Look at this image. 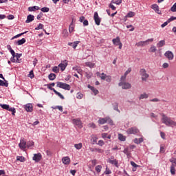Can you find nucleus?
<instances>
[{"mask_svg":"<svg viewBox=\"0 0 176 176\" xmlns=\"http://www.w3.org/2000/svg\"><path fill=\"white\" fill-rule=\"evenodd\" d=\"M105 80L106 82H108L109 83H110V82H111L112 80V77H111V76H107Z\"/></svg>","mask_w":176,"mask_h":176,"instance_id":"nucleus-56","label":"nucleus"},{"mask_svg":"<svg viewBox=\"0 0 176 176\" xmlns=\"http://www.w3.org/2000/svg\"><path fill=\"white\" fill-rule=\"evenodd\" d=\"M104 174H105L106 175H109V174H112V171H111L109 168H106V170L104 172Z\"/></svg>","mask_w":176,"mask_h":176,"instance_id":"nucleus-49","label":"nucleus"},{"mask_svg":"<svg viewBox=\"0 0 176 176\" xmlns=\"http://www.w3.org/2000/svg\"><path fill=\"white\" fill-rule=\"evenodd\" d=\"M164 45H166V41L164 40L160 41L157 43V47H163V46H164Z\"/></svg>","mask_w":176,"mask_h":176,"instance_id":"nucleus-25","label":"nucleus"},{"mask_svg":"<svg viewBox=\"0 0 176 176\" xmlns=\"http://www.w3.org/2000/svg\"><path fill=\"white\" fill-rule=\"evenodd\" d=\"M160 115L162 116L161 121L164 124H166L168 127H176V122L173 120L171 118L166 116L163 113Z\"/></svg>","mask_w":176,"mask_h":176,"instance_id":"nucleus-1","label":"nucleus"},{"mask_svg":"<svg viewBox=\"0 0 176 176\" xmlns=\"http://www.w3.org/2000/svg\"><path fill=\"white\" fill-rule=\"evenodd\" d=\"M48 78L50 80H54L56 79V74L51 73L49 76Z\"/></svg>","mask_w":176,"mask_h":176,"instance_id":"nucleus-38","label":"nucleus"},{"mask_svg":"<svg viewBox=\"0 0 176 176\" xmlns=\"http://www.w3.org/2000/svg\"><path fill=\"white\" fill-rule=\"evenodd\" d=\"M63 35L64 38H67L68 36V30H67L66 29L63 30Z\"/></svg>","mask_w":176,"mask_h":176,"instance_id":"nucleus-48","label":"nucleus"},{"mask_svg":"<svg viewBox=\"0 0 176 176\" xmlns=\"http://www.w3.org/2000/svg\"><path fill=\"white\" fill-rule=\"evenodd\" d=\"M165 151H166L164 150V146H160V153H164Z\"/></svg>","mask_w":176,"mask_h":176,"instance_id":"nucleus-64","label":"nucleus"},{"mask_svg":"<svg viewBox=\"0 0 176 176\" xmlns=\"http://www.w3.org/2000/svg\"><path fill=\"white\" fill-rule=\"evenodd\" d=\"M25 42H26L25 38H21V40H18V41H16V45H18V46H20V45H24V43H25Z\"/></svg>","mask_w":176,"mask_h":176,"instance_id":"nucleus-26","label":"nucleus"},{"mask_svg":"<svg viewBox=\"0 0 176 176\" xmlns=\"http://www.w3.org/2000/svg\"><path fill=\"white\" fill-rule=\"evenodd\" d=\"M57 87L60 89H63L64 90H71V85L67 83L58 82L56 85Z\"/></svg>","mask_w":176,"mask_h":176,"instance_id":"nucleus-5","label":"nucleus"},{"mask_svg":"<svg viewBox=\"0 0 176 176\" xmlns=\"http://www.w3.org/2000/svg\"><path fill=\"white\" fill-rule=\"evenodd\" d=\"M19 147L22 151H25V148H27V142L25 141V139L23 138H21L20 140V143L19 144Z\"/></svg>","mask_w":176,"mask_h":176,"instance_id":"nucleus-6","label":"nucleus"},{"mask_svg":"<svg viewBox=\"0 0 176 176\" xmlns=\"http://www.w3.org/2000/svg\"><path fill=\"white\" fill-rule=\"evenodd\" d=\"M134 16H135V12H129L127 14H126V17H134Z\"/></svg>","mask_w":176,"mask_h":176,"instance_id":"nucleus-45","label":"nucleus"},{"mask_svg":"<svg viewBox=\"0 0 176 176\" xmlns=\"http://www.w3.org/2000/svg\"><path fill=\"white\" fill-rule=\"evenodd\" d=\"M98 145H99L100 146H104V145H105V142H103V140H99L98 142Z\"/></svg>","mask_w":176,"mask_h":176,"instance_id":"nucleus-57","label":"nucleus"},{"mask_svg":"<svg viewBox=\"0 0 176 176\" xmlns=\"http://www.w3.org/2000/svg\"><path fill=\"white\" fill-rule=\"evenodd\" d=\"M151 8H153L156 13H158V14H160V10H159V6L157 4H154L151 6Z\"/></svg>","mask_w":176,"mask_h":176,"instance_id":"nucleus-20","label":"nucleus"},{"mask_svg":"<svg viewBox=\"0 0 176 176\" xmlns=\"http://www.w3.org/2000/svg\"><path fill=\"white\" fill-rule=\"evenodd\" d=\"M175 167H176L175 164H172L170 166V173L172 175H175V171H176Z\"/></svg>","mask_w":176,"mask_h":176,"instance_id":"nucleus-27","label":"nucleus"},{"mask_svg":"<svg viewBox=\"0 0 176 176\" xmlns=\"http://www.w3.org/2000/svg\"><path fill=\"white\" fill-rule=\"evenodd\" d=\"M140 74L142 76V82H146L148 80V78H149V74L146 72L145 69H141L140 70Z\"/></svg>","mask_w":176,"mask_h":176,"instance_id":"nucleus-4","label":"nucleus"},{"mask_svg":"<svg viewBox=\"0 0 176 176\" xmlns=\"http://www.w3.org/2000/svg\"><path fill=\"white\" fill-rule=\"evenodd\" d=\"M62 162L63 163V164H66L68 165L69 164V163H71V159L69 158V157H64L62 158Z\"/></svg>","mask_w":176,"mask_h":176,"instance_id":"nucleus-14","label":"nucleus"},{"mask_svg":"<svg viewBox=\"0 0 176 176\" xmlns=\"http://www.w3.org/2000/svg\"><path fill=\"white\" fill-rule=\"evenodd\" d=\"M157 50L156 49V47H155V45H151V47H150L148 52L150 53H155Z\"/></svg>","mask_w":176,"mask_h":176,"instance_id":"nucleus-37","label":"nucleus"},{"mask_svg":"<svg viewBox=\"0 0 176 176\" xmlns=\"http://www.w3.org/2000/svg\"><path fill=\"white\" fill-rule=\"evenodd\" d=\"M107 123H109L111 126H113V121L111 120V118L108 117L107 118Z\"/></svg>","mask_w":176,"mask_h":176,"instance_id":"nucleus-53","label":"nucleus"},{"mask_svg":"<svg viewBox=\"0 0 176 176\" xmlns=\"http://www.w3.org/2000/svg\"><path fill=\"white\" fill-rule=\"evenodd\" d=\"M16 160L21 162V163H24V162H25V158L23 156H18L16 157Z\"/></svg>","mask_w":176,"mask_h":176,"instance_id":"nucleus-39","label":"nucleus"},{"mask_svg":"<svg viewBox=\"0 0 176 176\" xmlns=\"http://www.w3.org/2000/svg\"><path fill=\"white\" fill-rule=\"evenodd\" d=\"M112 42L116 46H118V45H120V43H122V42H120V38L119 36H117L116 38H113Z\"/></svg>","mask_w":176,"mask_h":176,"instance_id":"nucleus-15","label":"nucleus"},{"mask_svg":"<svg viewBox=\"0 0 176 176\" xmlns=\"http://www.w3.org/2000/svg\"><path fill=\"white\" fill-rule=\"evenodd\" d=\"M174 20H176V16H171L168 19V23H170L171 21H174Z\"/></svg>","mask_w":176,"mask_h":176,"instance_id":"nucleus-62","label":"nucleus"},{"mask_svg":"<svg viewBox=\"0 0 176 176\" xmlns=\"http://www.w3.org/2000/svg\"><path fill=\"white\" fill-rule=\"evenodd\" d=\"M164 56L166 57V58H168V60H174V54L171 51H166Z\"/></svg>","mask_w":176,"mask_h":176,"instance_id":"nucleus-10","label":"nucleus"},{"mask_svg":"<svg viewBox=\"0 0 176 176\" xmlns=\"http://www.w3.org/2000/svg\"><path fill=\"white\" fill-rule=\"evenodd\" d=\"M102 169V166H101V165H98L95 168L96 171L98 173H101Z\"/></svg>","mask_w":176,"mask_h":176,"instance_id":"nucleus-43","label":"nucleus"},{"mask_svg":"<svg viewBox=\"0 0 176 176\" xmlns=\"http://www.w3.org/2000/svg\"><path fill=\"white\" fill-rule=\"evenodd\" d=\"M169 161L170 163H172V164H175L176 166V158L172 157L169 160Z\"/></svg>","mask_w":176,"mask_h":176,"instance_id":"nucleus-55","label":"nucleus"},{"mask_svg":"<svg viewBox=\"0 0 176 176\" xmlns=\"http://www.w3.org/2000/svg\"><path fill=\"white\" fill-rule=\"evenodd\" d=\"M73 71H76V72H78V74H81L82 73V69H80V67L76 66L73 67Z\"/></svg>","mask_w":176,"mask_h":176,"instance_id":"nucleus-36","label":"nucleus"},{"mask_svg":"<svg viewBox=\"0 0 176 176\" xmlns=\"http://www.w3.org/2000/svg\"><path fill=\"white\" fill-rule=\"evenodd\" d=\"M131 166H132L133 168L140 167V166L137 165V164L133 161L131 162Z\"/></svg>","mask_w":176,"mask_h":176,"instance_id":"nucleus-61","label":"nucleus"},{"mask_svg":"<svg viewBox=\"0 0 176 176\" xmlns=\"http://www.w3.org/2000/svg\"><path fill=\"white\" fill-rule=\"evenodd\" d=\"M82 146H83V144L82 143L74 144V148H76V149H77L78 151L82 149Z\"/></svg>","mask_w":176,"mask_h":176,"instance_id":"nucleus-35","label":"nucleus"},{"mask_svg":"<svg viewBox=\"0 0 176 176\" xmlns=\"http://www.w3.org/2000/svg\"><path fill=\"white\" fill-rule=\"evenodd\" d=\"M148 97H149V94L144 92L140 95L139 100H146Z\"/></svg>","mask_w":176,"mask_h":176,"instance_id":"nucleus-19","label":"nucleus"},{"mask_svg":"<svg viewBox=\"0 0 176 176\" xmlns=\"http://www.w3.org/2000/svg\"><path fill=\"white\" fill-rule=\"evenodd\" d=\"M151 118H153L154 119H157L158 116L157 114H155L154 113H150Z\"/></svg>","mask_w":176,"mask_h":176,"instance_id":"nucleus-58","label":"nucleus"},{"mask_svg":"<svg viewBox=\"0 0 176 176\" xmlns=\"http://www.w3.org/2000/svg\"><path fill=\"white\" fill-rule=\"evenodd\" d=\"M76 98H78V100H82L83 95L81 93H77Z\"/></svg>","mask_w":176,"mask_h":176,"instance_id":"nucleus-52","label":"nucleus"},{"mask_svg":"<svg viewBox=\"0 0 176 176\" xmlns=\"http://www.w3.org/2000/svg\"><path fill=\"white\" fill-rule=\"evenodd\" d=\"M97 76H99L100 78L102 79V80H105L107 79V74H105L104 73H100L98 72L97 73Z\"/></svg>","mask_w":176,"mask_h":176,"instance_id":"nucleus-21","label":"nucleus"},{"mask_svg":"<svg viewBox=\"0 0 176 176\" xmlns=\"http://www.w3.org/2000/svg\"><path fill=\"white\" fill-rule=\"evenodd\" d=\"M107 121L108 117H106L104 118H100L98 121V123H99V124H105V123H107Z\"/></svg>","mask_w":176,"mask_h":176,"instance_id":"nucleus-18","label":"nucleus"},{"mask_svg":"<svg viewBox=\"0 0 176 176\" xmlns=\"http://www.w3.org/2000/svg\"><path fill=\"white\" fill-rule=\"evenodd\" d=\"M34 71L33 70H31L30 72V74H29V78H30L31 79H32L34 78Z\"/></svg>","mask_w":176,"mask_h":176,"instance_id":"nucleus-59","label":"nucleus"},{"mask_svg":"<svg viewBox=\"0 0 176 176\" xmlns=\"http://www.w3.org/2000/svg\"><path fill=\"white\" fill-rule=\"evenodd\" d=\"M94 19L96 25H100V24L101 23V19H100V16H98V12L94 13Z\"/></svg>","mask_w":176,"mask_h":176,"instance_id":"nucleus-11","label":"nucleus"},{"mask_svg":"<svg viewBox=\"0 0 176 176\" xmlns=\"http://www.w3.org/2000/svg\"><path fill=\"white\" fill-rule=\"evenodd\" d=\"M32 160L36 163H39V162L42 160V154H41V153L34 154Z\"/></svg>","mask_w":176,"mask_h":176,"instance_id":"nucleus-7","label":"nucleus"},{"mask_svg":"<svg viewBox=\"0 0 176 176\" xmlns=\"http://www.w3.org/2000/svg\"><path fill=\"white\" fill-rule=\"evenodd\" d=\"M123 152L125 155H126L127 157H130V155H131V151H130V148L129 147L125 148Z\"/></svg>","mask_w":176,"mask_h":176,"instance_id":"nucleus-22","label":"nucleus"},{"mask_svg":"<svg viewBox=\"0 0 176 176\" xmlns=\"http://www.w3.org/2000/svg\"><path fill=\"white\" fill-rule=\"evenodd\" d=\"M72 123L74 124V126H77L79 129H82L83 127V125L82 124V121L79 118L73 119Z\"/></svg>","mask_w":176,"mask_h":176,"instance_id":"nucleus-8","label":"nucleus"},{"mask_svg":"<svg viewBox=\"0 0 176 176\" xmlns=\"http://www.w3.org/2000/svg\"><path fill=\"white\" fill-rule=\"evenodd\" d=\"M59 67L57 66H54L52 68V71L53 72H54L55 74H58V72H60V68H58Z\"/></svg>","mask_w":176,"mask_h":176,"instance_id":"nucleus-40","label":"nucleus"},{"mask_svg":"<svg viewBox=\"0 0 176 176\" xmlns=\"http://www.w3.org/2000/svg\"><path fill=\"white\" fill-rule=\"evenodd\" d=\"M24 34H27V32L21 33V34H19L14 36L12 38V39H16V38H19V36H21V35H24Z\"/></svg>","mask_w":176,"mask_h":176,"instance_id":"nucleus-54","label":"nucleus"},{"mask_svg":"<svg viewBox=\"0 0 176 176\" xmlns=\"http://www.w3.org/2000/svg\"><path fill=\"white\" fill-rule=\"evenodd\" d=\"M88 89H90V90H91V91H93V93L94 94L95 96H97V94H98V91L97 90V89L94 88V87L88 85Z\"/></svg>","mask_w":176,"mask_h":176,"instance_id":"nucleus-23","label":"nucleus"},{"mask_svg":"<svg viewBox=\"0 0 176 176\" xmlns=\"http://www.w3.org/2000/svg\"><path fill=\"white\" fill-rule=\"evenodd\" d=\"M34 19H35V16H34V15L29 14L27 17L25 23H31V21H34Z\"/></svg>","mask_w":176,"mask_h":176,"instance_id":"nucleus-24","label":"nucleus"},{"mask_svg":"<svg viewBox=\"0 0 176 176\" xmlns=\"http://www.w3.org/2000/svg\"><path fill=\"white\" fill-rule=\"evenodd\" d=\"M111 3H115L116 5H120V3H122V0H112Z\"/></svg>","mask_w":176,"mask_h":176,"instance_id":"nucleus-46","label":"nucleus"},{"mask_svg":"<svg viewBox=\"0 0 176 176\" xmlns=\"http://www.w3.org/2000/svg\"><path fill=\"white\" fill-rule=\"evenodd\" d=\"M88 127H91V129H96V124H94V123H89L88 124Z\"/></svg>","mask_w":176,"mask_h":176,"instance_id":"nucleus-63","label":"nucleus"},{"mask_svg":"<svg viewBox=\"0 0 176 176\" xmlns=\"http://www.w3.org/2000/svg\"><path fill=\"white\" fill-rule=\"evenodd\" d=\"M118 139L120 141H126V137L122 134H118Z\"/></svg>","mask_w":176,"mask_h":176,"instance_id":"nucleus-41","label":"nucleus"},{"mask_svg":"<svg viewBox=\"0 0 176 176\" xmlns=\"http://www.w3.org/2000/svg\"><path fill=\"white\" fill-rule=\"evenodd\" d=\"M109 162L111 164H113L114 166H116V167H119V166L118 165V160H110Z\"/></svg>","mask_w":176,"mask_h":176,"instance_id":"nucleus-29","label":"nucleus"},{"mask_svg":"<svg viewBox=\"0 0 176 176\" xmlns=\"http://www.w3.org/2000/svg\"><path fill=\"white\" fill-rule=\"evenodd\" d=\"M85 65L86 67H89V68H94V67L96 66V64L91 62H87L85 63Z\"/></svg>","mask_w":176,"mask_h":176,"instance_id":"nucleus-31","label":"nucleus"},{"mask_svg":"<svg viewBox=\"0 0 176 176\" xmlns=\"http://www.w3.org/2000/svg\"><path fill=\"white\" fill-rule=\"evenodd\" d=\"M107 137H108V133H102V138H103V140H107Z\"/></svg>","mask_w":176,"mask_h":176,"instance_id":"nucleus-60","label":"nucleus"},{"mask_svg":"<svg viewBox=\"0 0 176 176\" xmlns=\"http://www.w3.org/2000/svg\"><path fill=\"white\" fill-rule=\"evenodd\" d=\"M74 28H75V27L74 26V21H72V23L70 24V25L69 27V32H70V34L74 32Z\"/></svg>","mask_w":176,"mask_h":176,"instance_id":"nucleus-34","label":"nucleus"},{"mask_svg":"<svg viewBox=\"0 0 176 176\" xmlns=\"http://www.w3.org/2000/svg\"><path fill=\"white\" fill-rule=\"evenodd\" d=\"M49 10H50V9H49V8H47V7H44L41 8V12H43V13H47Z\"/></svg>","mask_w":176,"mask_h":176,"instance_id":"nucleus-50","label":"nucleus"},{"mask_svg":"<svg viewBox=\"0 0 176 176\" xmlns=\"http://www.w3.org/2000/svg\"><path fill=\"white\" fill-rule=\"evenodd\" d=\"M131 72V68H129L124 73V75L121 76L122 80H126V78L127 77V75Z\"/></svg>","mask_w":176,"mask_h":176,"instance_id":"nucleus-16","label":"nucleus"},{"mask_svg":"<svg viewBox=\"0 0 176 176\" xmlns=\"http://www.w3.org/2000/svg\"><path fill=\"white\" fill-rule=\"evenodd\" d=\"M31 146H34V142L29 141L26 143V148H31Z\"/></svg>","mask_w":176,"mask_h":176,"instance_id":"nucleus-42","label":"nucleus"},{"mask_svg":"<svg viewBox=\"0 0 176 176\" xmlns=\"http://www.w3.org/2000/svg\"><path fill=\"white\" fill-rule=\"evenodd\" d=\"M140 132L137 127H131L127 129L126 133L127 134H137Z\"/></svg>","mask_w":176,"mask_h":176,"instance_id":"nucleus-9","label":"nucleus"},{"mask_svg":"<svg viewBox=\"0 0 176 176\" xmlns=\"http://www.w3.org/2000/svg\"><path fill=\"white\" fill-rule=\"evenodd\" d=\"M53 91L55 93V94H56V96H59L61 100H64V96H63L61 93L57 91L56 89H53Z\"/></svg>","mask_w":176,"mask_h":176,"instance_id":"nucleus-33","label":"nucleus"},{"mask_svg":"<svg viewBox=\"0 0 176 176\" xmlns=\"http://www.w3.org/2000/svg\"><path fill=\"white\" fill-rule=\"evenodd\" d=\"M153 41V38H148L144 41H139L136 43V45L138 47H144V46H148L149 43H152Z\"/></svg>","mask_w":176,"mask_h":176,"instance_id":"nucleus-3","label":"nucleus"},{"mask_svg":"<svg viewBox=\"0 0 176 176\" xmlns=\"http://www.w3.org/2000/svg\"><path fill=\"white\" fill-rule=\"evenodd\" d=\"M39 9L41 8L38 6H33V7L28 8L29 12H35V10H39Z\"/></svg>","mask_w":176,"mask_h":176,"instance_id":"nucleus-28","label":"nucleus"},{"mask_svg":"<svg viewBox=\"0 0 176 176\" xmlns=\"http://www.w3.org/2000/svg\"><path fill=\"white\" fill-rule=\"evenodd\" d=\"M0 107L3 108V109H6V111H10L11 107L9 106V104H0Z\"/></svg>","mask_w":176,"mask_h":176,"instance_id":"nucleus-30","label":"nucleus"},{"mask_svg":"<svg viewBox=\"0 0 176 176\" xmlns=\"http://www.w3.org/2000/svg\"><path fill=\"white\" fill-rule=\"evenodd\" d=\"M113 109L114 111H117V112H119V105L118 104V103L114 104Z\"/></svg>","mask_w":176,"mask_h":176,"instance_id":"nucleus-51","label":"nucleus"},{"mask_svg":"<svg viewBox=\"0 0 176 176\" xmlns=\"http://www.w3.org/2000/svg\"><path fill=\"white\" fill-rule=\"evenodd\" d=\"M0 86H4L5 87H8L9 86V83H8V81L5 80V82L3 80H0Z\"/></svg>","mask_w":176,"mask_h":176,"instance_id":"nucleus-32","label":"nucleus"},{"mask_svg":"<svg viewBox=\"0 0 176 176\" xmlns=\"http://www.w3.org/2000/svg\"><path fill=\"white\" fill-rule=\"evenodd\" d=\"M118 86L122 87L124 90H129V89H131V84L130 82H126V80H122L120 78V82L118 83Z\"/></svg>","mask_w":176,"mask_h":176,"instance_id":"nucleus-2","label":"nucleus"},{"mask_svg":"<svg viewBox=\"0 0 176 176\" xmlns=\"http://www.w3.org/2000/svg\"><path fill=\"white\" fill-rule=\"evenodd\" d=\"M25 109L27 112H32L34 107L32 106V104L28 103L25 105Z\"/></svg>","mask_w":176,"mask_h":176,"instance_id":"nucleus-13","label":"nucleus"},{"mask_svg":"<svg viewBox=\"0 0 176 176\" xmlns=\"http://www.w3.org/2000/svg\"><path fill=\"white\" fill-rule=\"evenodd\" d=\"M43 24H42V23H39L38 25V27H36V28H35V30H36V31H38V30H43Z\"/></svg>","mask_w":176,"mask_h":176,"instance_id":"nucleus-47","label":"nucleus"},{"mask_svg":"<svg viewBox=\"0 0 176 176\" xmlns=\"http://www.w3.org/2000/svg\"><path fill=\"white\" fill-rule=\"evenodd\" d=\"M15 58H16V63H20V60H19V58H20V57H21V54H15L14 55Z\"/></svg>","mask_w":176,"mask_h":176,"instance_id":"nucleus-44","label":"nucleus"},{"mask_svg":"<svg viewBox=\"0 0 176 176\" xmlns=\"http://www.w3.org/2000/svg\"><path fill=\"white\" fill-rule=\"evenodd\" d=\"M79 43H80V41H76L73 43H68V45L72 46L73 49H76V47H78V45H79Z\"/></svg>","mask_w":176,"mask_h":176,"instance_id":"nucleus-17","label":"nucleus"},{"mask_svg":"<svg viewBox=\"0 0 176 176\" xmlns=\"http://www.w3.org/2000/svg\"><path fill=\"white\" fill-rule=\"evenodd\" d=\"M67 65H68V62L67 60H64L58 65V67L60 68L61 71H65Z\"/></svg>","mask_w":176,"mask_h":176,"instance_id":"nucleus-12","label":"nucleus"}]
</instances>
